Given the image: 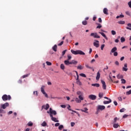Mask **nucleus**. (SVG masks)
Instances as JSON below:
<instances>
[{"instance_id":"f257e3e1","label":"nucleus","mask_w":131,"mask_h":131,"mask_svg":"<svg viewBox=\"0 0 131 131\" xmlns=\"http://www.w3.org/2000/svg\"><path fill=\"white\" fill-rule=\"evenodd\" d=\"M72 58V56L70 54L68 55V59L64 61V63L65 65H67V66L69 65H76L78 62L76 60H72L71 61L70 60H71V58Z\"/></svg>"},{"instance_id":"f03ea898","label":"nucleus","mask_w":131,"mask_h":131,"mask_svg":"<svg viewBox=\"0 0 131 131\" xmlns=\"http://www.w3.org/2000/svg\"><path fill=\"white\" fill-rule=\"evenodd\" d=\"M71 52L72 53H73L74 55H85V53L83 52L81 50H77V51H74L73 50H71Z\"/></svg>"},{"instance_id":"7ed1b4c3","label":"nucleus","mask_w":131,"mask_h":131,"mask_svg":"<svg viewBox=\"0 0 131 131\" xmlns=\"http://www.w3.org/2000/svg\"><path fill=\"white\" fill-rule=\"evenodd\" d=\"M11 99H12V98L11 97V96H10V95L8 96V95L5 94L2 96V99L3 101H8V100H11Z\"/></svg>"},{"instance_id":"20e7f679","label":"nucleus","mask_w":131,"mask_h":131,"mask_svg":"<svg viewBox=\"0 0 131 131\" xmlns=\"http://www.w3.org/2000/svg\"><path fill=\"white\" fill-rule=\"evenodd\" d=\"M105 107L104 105H98L97 106V114L99 113V112L100 111H103V110H104Z\"/></svg>"},{"instance_id":"39448f33","label":"nucleus","mask_w":131,"mask_h":131,"mask_svg":"<svg viewBox=\"0 0 131 131\" xmlns=\"http://www.w3.org/2000/svg\"><path fill=\"white\" fill-rule=\"evenodd\" d=\"M41 92L42 94H43V95H45V97H46V98H49V95H48L47 93H46V92L45 91V86L44 85H42L41 87Z\"/></svg>"},{"instance_id":"423d86ee","label":"nucleus","mask_w":131,"mask_h":131,"mask_svg":"<svg viewBox=\"0 0 131 131\" xmlns=\"http://www.w3.org/2000/svg\"><path fill=\"white\" fill-rule=\"evenodd\" d=\"M90 36H93L94 38H100V36H99L97 33H92L90 34Z\"/></svg>"},{"instance_id":"0eeeda50","label":"nucleus","mask_w":131,"mask_h":131,"mask_svg":"<svg viewBox=\"0 0 131 131\" xmlns=\"http://www.w3.org/2000/svg\"><path fill=\"white\" fill-rule=\"evenodd\" d=\"M7 107H9V103L8 102H6L1 106V108H2L3 109H6Z\"/></svg>"},{"instance_id":"6e6552de","label":"nucleus","mask_w":131,"mask_h":131,"mask_svg":"<svg viewBox=\"0 0 131 131\" xmlns=\"http://www.w3.org/2000/svg\"><path fill=\"white\" fill-rule=\"evenodd\" d=\"M99 40H95V42H94V43H93V45L96 48H99V47L100 46V45L99 44Z\"/></svg>"},{"instance_id":"1a4fd4ad","label":"nucleus","mask_w":131,"mask_h":131,"mask_svg":"<svg viewBox=\"0 0 131 131\" xmlns=\"http://www.w3.org/2000/svg\"><path fill=\"white\" fill-rule=\"evenodd\" d=\"M50 117L51 118V120L54 121V122H59V120H57V118L53 117V115L50 114Z\"/></svg>"},{"instance_id":"9d476101","label":"nucleus","mask_w":131,"mask_h":131,"mask_svg":"<svg viewBox=\"0 0 131 131\" xmlns=\"http://www.w3.org/2000/svg\"><path fill=\"white\" fill-rule=\"evenodd\" d=\"M49 112L50 114H51L52 115H53H53H57V112L55 111H53V109H52V108H50Z\"/></svg>"},{"instance_id":"9b49d317","label":"nucleus","mask_w":131,"mask_h":131,"mask_svg":"<svg viewBox=\"0 0 131 131\" xmlns=\"http://www.w3.org/2000/svg\"><path fill=\"white\" fill-rule=\"evenodd\" d=\"M89 98L91 100H96L97 99V96L94 95H89Z\"/></svg>"},{"instance_id":"f8f14e48","label":"nucleus","mask_w":131,"mask_h":131,"mask_svg":"<svg viewBox=\"0 0 131 131\" xmlns=\"http://www.w3.org/2000/svg\"><path fill=\"white\" fill-rule=\"evenodd\" d=\"M49 108H50V105H49V104H47L46 105H44L42 106L41 110H42L43 108L45 109V110H48Z\"/></svg>"},{"instance_id":"ddd939ff","label":"nucleus","mask_w":131,"mask_h":131,"mask_svg":"<svg viewBox=\"0 0 131 131\" xmlns=\"http://www.w3.org/2000/svg\"><path fill=\"white\" fill-rule=\"evenodd\" d=\"M101 83H102V88H103V89L104 90H106V83H105V82L104 81V80H101Z\"/></svg>"},{"instance_id":"4468645a","label":"nucleus","mask_w":131,"mask_h":131,"mask_svg":"<svg viewBox=\"0 0 131 131\" xmlns=\"http://www.w3.org/2000/svg\"><path fill=\"white\" fill-rule=\"evenodd\" d=\"M99 33H100V34H101L103 37H104V38L106 39V40H108V38L107 37V36H106L105 33L101 32H99Z\"/></svg>"},{"instance_id":"2eb2a0df","label":"nucleus","mask_w":131,"mask_h":131,"mask_svg":"<svg viewBox=\"0 0 131 131\" xmlns=\"http://www.w3.org/2000/svg\"><path fill=\"white\" fill-rule=\"evenodd\" d=\"M124 67H123V71H127V63H125L124 65Z\"/></svg>"},{"instance_id":"dca6fc26","label":"nucleus","mask_w":131,"mask_h":131,"mask_svg":"<svg viewBox=\"0 0 131 131\" xmlns=\"http://www.w3.org/2000/svg\"><path fill=\"white\" fill-rule=\"evenodd\" d=\"M111 102H112V100H111V99H109L108 101H103V104H110V103H111Z\"/></svg>"},{"instance_id":"f3484780","label":"nucleus","mask_w":131,"mask_h":131,"mask_svg":"<svg viewBox=\"0 0 131 131\" xmlns=\"http://www.w3.org/2000/svg\"><path fill=\"white\" fill-rule=\"evenodd\" d=\"M76 81L77 84H78V85H81V82H80V80H79V77L78 78V79L77 78Z\"/></svg>"},{"instance_id":"a211bd4d","label":"nucleus","mask_w":131,"mask_h":131,"mask_svg":"<svg viewBox=\"0 0 131 131\" xmlns=\"http://www.w3.org/2000/svg\"><path fill=\"white\" fill-rule=\"evenodd\" d=\"M88 110H89V109L86 107L84 108V110H80L82 112H84L85 113H89V112H87Z\"/></svg>"},{"instance_id":"6ab92c4d","label":"nucleus","mask_w":131,"mask_h":131,"mask_svg":"<svg viewBox=\"0 0 131 131\" xmlns=\"http://www.w3.org/2000/svg\"><path fill=\"white\" fill-rule=\"evenodd\" d=\"M100 72H98L96 76V80H99V79H100Z\"/></svg>"},{"instance_id":"aec40b11","label":"nucleus","mask_w":131,"mask_h":131,"mask_svg":"<svg viewBox=\"0 0 131 131\" xmlns=\"http://www.w3.org/2000/svg\"><path fill=\"white\" fill-rule=\"evenodd\" d=\"M57 45H55L54 46V47H52V50L54 51V52H57Z\"/></svg>"},{"instance_id":"412c9836","label":"nucleus","mask_w":131,"mask_h":131,"mask_svg":"<svg viewBox=\"0 0 131 131\" xmlns=\"http://www.w3.org/2000/svg\"><path fill=\"white\" fill-rule=\"evenodd\" d=\"M103 13L105 15H108V9H107V8H104Z\"/></svg>"},{"instance_id":"4be33fe9","label":"nucleus","mask_w":131,"mask_h":131,"mask_svg":"<svg viewBox=\"0 0 131 131\" xmlns=\"http://www.w3.org/2000/svg\"><path fill=\"white\" fill-rule=\"evenodd\" d=\"M116 51H117V48L114 47L111 50V53H115Z\"/></svg>"},{"instance_id":"5701e85b","label":"nucleus","mask_w":131,"mask_h":131,"mask_svg":"<svg viewBox=\"0 0 131 131\" xmlns=\"http://www.w3.org/2000/svg\"><path fill=\"white\" fill-rule=\"evenodd\" d=\"M92 86H96V88H99V87H100V84H99V83L92 84Z\"/></svg>"},{"instance_id":"b1692460","label":"nucleus","mask_w":131,"mask_h":131,"mask_svg":"<svg viewBox=\"0 0 131 131\" xmlns=\"http://www.w3.org/2000/svg\"><path fill=\"white\" fill-rule=\"evenodd\" d=\"M119 126V125L118 124H116V123H114L113 124V127H114V128H117V127H118Z\"/></svg>"},{"instance_id":"393cba45","label":"nucleus","mask_w":131,"mask_h":131,"mask_svg":"<svg viewBox=\"0 0 131 131\" xmlns=\"http://www.w3.org/2000/svg\"><path fill=\"white\" fill-rule=\"evenodd\" d=\"M77 69H79V70H82V69H83V67L79 65L77 67Z\"/></svg>"},{"instance_id":"a878e982","label":"nucleus","mask_w":131,"mask_h":131,"mask_svg":"<svg viewBox=\"0 0 131 131\" xmlns=\"http://www.w3.org/2000/svg\"><path fill=\"white\" fill-rule=\"evenodd\" d=\"M75 101L77 102V103H81V100H80L79 99L76 98L75 99Z\"/></svg>"},{"instance_id":"bb28decb","label":"nucleus","mask_w":131,"mask_h":131,"mask_svg":"<svg viewBox=\"0 0 131 131\" xmlns=\"http://www.w3.org/2000/svg\"><path fill=\"white\" fill-rule=\"evenodd\" d=\"M85 66L86 68H88V69H93V71H94V69H93V68L90 67V66H89V64H85Z\"/></svg>"},{"instance_id":"cd10ccee","label":"nucleus","mask_w":131,"mask_h":131,"mask_svg":"<svg viewBox=\"0 0 131 131\" xmlns=\"http://www.w3.org/2000/svg\"><path fill=\"white\" fill-rule=\"evenodd\" d=\"M60 69H62V70H64L65 69V66H64L63 64H61Z\"/></svg>"},{"instance_id":"c85d7f7f","label":"nucleus","mask_w":131,"mask_h":131,"mask_svg":"<svg viewBox=\"0 0 131 131\" xmlns=\"http://www.w3.org/2000/svg\"><path fill=\"white\" fill-rule=\"evenodd\" d=\"M77 95H78L79 96H82L83 95V93L80 91L77 92Z\"/></svg>"},{"instance_id":"c756f323","label":"nucleus","mask_w":131,"mask_h":131,"mask_svg":"<svg viewBox=\"0 0 131 131\" xmlns=\"http://www.w3.org/2000/svg\"><path fill=\"white\" fill-rule=\"evenodd\" d=\"M117 77L118 79H120V78H122L123 77V76L122 75L118 74L117 76Z\"/></svg>"},{"instance_id":"7c9ffc66","label":"nucleus","mask_w":131,"mask_h":131,"mask_svg":"<svg viewBox=\"0 0 131 131\" xmlns=\"http://www.w3.org/2000/svg\"><path fill=\"white\" fill-rule=\"evenodd\" d=\"M28 126H32L33 125V123H32L31 121H30L28 123Z\"/></svg>"},{"instance_id":"2f4dec72","label":"nucleus","mask_w":131,"mask_h":131,"mask_svg":"<svg viewBox=\"0 0 131 131\" xmlns=\"http://www.w3.org/2000/svg\"><path fill=\"white\" fill-rule=\"evenodd\" d=\"M117 120H119V118H117V117H115V118L114 119V123H116Z\"/></svg>"},{"instance_id":"473e14b6","label":"nucleus","mask_w":131,"mask_h":131,"mask_svg":"<svg viewBox=\"0 0 131 131\" xmlns=\"http://www.w3.org/2000/svg\"><path fill=\"white\" fill-rule=\"evenodd\" d=\"M82 24L83 25H87L88 24V21L86 20H83L82 22Z\"/></svg>"},{"instance_id":"72a5a7b5","label":"nucleus","mask_w":131,"mask_h":131,"mask_svg":"<svg viewBox=\"0 0 131 131\" xmlns=\"http://www.w3.org/2000/svg\"><path fill=\"white\" fill-rule=\"evenodd\" d=\"M41 125L42 126H47V122H46V121H43Z\"/></svg>"},{"instance_id":"f704fd0d","label":"nucleus","mask_w":131,"mask_h":131,"mask_svg":"<svg viewBox=\"0 0 131 131\" xmlns=\"http://www.w3.org/2000/svg\"><path fill=\"white\" fill-rule=\"evenodd\" d=\"M63 127L64 126H63V125H60L58 127V129H59L60 130H62V128H63Z\"/></svg>"},{"instance_id":"c9c22d12","label":"nucleus","mask_w":131,"mask_h":131,"mask_svg":"<svg viewBox=\"0 0 131 131\" xmlns=\"http://www.w3.org/2000/svg\"><path fill=\"white\" fill-rule=\"evenodd\" d=\"M0 113L5 114V113H6V111L5 110H3L2 108H0Z\"/></svg>"},{"instance_id":"e433bc0d","label":"nucleus","mask_w":131,"mask_h":131,"mask_svg":"<svg viewBox=\"0 0 131 131\" xmlns=\"http://www.w3.org/2000/svg\"><path fill=\"white\" fill-rule=\"evenodd\" d=\"M124 41H125V38H124L123 37H122L121 38V42H124Z\"/></svg>"},{"instance_id":"4c0bfd02","label":"nucleus","mask_w":131,"mask_h":131,"mask_svg":"<svg viewBox=\"0 0 131 131\" xmlns=\"http://www.w3.org/2000/svg\"><path fill=\"white\" fill-rule=\"evenodd\" d=\"M78 98L80 101H83V97H82V95H79Z\"/></svg>"},{"instance_id":"58836bf2","label":"nucleus","mask_w":131,"mask_h":131,"mask_svg":"<svg viewBox=\"0 0 131 131\" xmlns=\"http://www.w3.org/2000/svg\"><path fill=\"white\" fill-rule=\"evenodd\" d=\"M98 26H97L96 28H98V29H100V28H102V25H101V24H98Z\"/></svg>"},{"instance_id":"ea45409f","label":"nucleus","mask_w":131,"mask_h":131,"mask_svg":"<svg viewBox=\"0 0 131 131\" xmlns=\"http://www.w3.org/2000/svg\"><path fill=\"white\" fill-rule=\"evenodd\" d=\"M118 24H125V21H119L118 22Z\"/></svg>"},{"instance_id":"a19ab883","label":"nucleus","mask_w":131,"mask_h":131,"mask_svg":"<svg viewBox=\"0 0 131 131\" xmlns=\"http://www.w3.org/2000/svg\"><path fill=\"white\" fill-rule=\"evenodd\" d=\"M103 93H99V97L100 98V99L103 97Z\"/></svg>"},{"instance_id":"79ce46f5","label":"nucleus","mask_w":131,"mask_h":131,"mask_svg":"<svg viewBox=\"0 0 131 131\" xmlns=\"http://www.w3.org/2000/svg\"><path fill=\"white\" fill-rule=\"evenodd\" d=\"M80 76H81L82 77H86V75L83 73L80 74Z\"/></svg>"},{"instance_id":"37998d69","label":"nucleus","mask_w":131,"mask_h":131,"mask_svg":"<svg viewBox=\"0 0 131 131\" xmlns=\"http://www.w3.org/2000/svg\"><path fill=\"white\" fill-rule=\"evenodd\" d=\"M29 75H30V74L24 75V76H23V78H25L26 77H28Z\"/></svg>"},{"instance_id":"c03bdc74","label":"nucleus","mask_w":131,"mask_h":131,"mask_svg":"<svg viewBox=\"0 0 131 131\" xmlns=\"http://www.w3.org/2000/svg\"><path fill=\"white\" fill-rule=\"evenodd\" d=\"M121 83H123V84H124L126 82V81H125V80L124 79H121Z\"/></svg>"},{"instance_id":"a18cd8bd","label":"nucleus","mask_w":131,"mask_h":131,"mask_svg":"<svg viewBox=\"0 0 131 131\" xmlns=\"http://www.w3.org/2000/svg\"><path fill=\"white\" fill-rule=\"evenodd\" d=\"M111 33L113 35H115V34H116V32H115L114 30H112L111 31Z\"/></svg>"},{"instance_id":"49530a36","label":"nucleus","mask_w":131,"mask_h":131,"mask_svg":"<svg viewBox=\"0 0 131 131\" xmlns=\"http://www.w3.org/2000/svg\"><path fill=\"white\" fill-rule=\"evenodd\" d=\"M46 64L48 66H51V65H52V63L51 62H49V61H46Z\"/></svg>"},{"instance_id":"de8ad7c7","label":"nucleus","mask_w":131,"mask_h":131,"mask_svg":"<svg viewBox=\"0 0 131 131\" xmlns=\"http://www.w3.org/2000/svg\"><path fill=\"white\" fill-rule=\"evenodd\" d=\"M66 52H67V50H64V51L62 52V56H64V55H65V54L66 53Z\"/></svg>"},{"instance_id":"09e8293b","label":"nucleus","mask_w":131,"mask_h":131,"mask_svg":"<svg viewBox=\"0 0 131 131\" xmlns=\"http://www.w3.org/2000/svg\"><path fill=\"white\" fill-rule=\"evenodd\" d=\"M126 95H130L131 94V90H130L129 91H127L126 92Z\"/></svg>"},{"instance_id":"8fccbe9b","label":"nucleus","mask_w":131,"mask_h":131,"mask_svg":"<svg viewBox=\"0 0 131 131\" xmlns=\"http://www.w3.org/2000/svg\"><path fill=\"white\" fill-rule=\"evenodd\" d=\"M105 47V45L104 44L102 45L101 46V50L103 51L104 50V48Z\"/></svg>"},{"instance_id":"3c124183","label":"nucleus","mask_w":131,"mask_h":131,"mask_svg":"<svg viewBox=\"0 0 131 131\" xmlns=\"http://www.w3.org/2000/svg\"><path fill=\"white\" fill-rule=\"evenodd\" d=\"M118 55V53H117V52H114V56H115V57H117Z\"/></svg>"},{"instance_id":"603ef678","label":"nucleus","mask_w":131,"mask_h":131,"mask_svg":"<svg viewBox=\"0 0 131 131\" xmlns=\"http://www.w3.org/2000/svg\"><path fill=\"white\" fill-rule=\"evenodd\" d=\"M33 95H36V96H38V93H37V91H34L33 92Z\"/></svg>"},{"instance_id":"864d4df0","label":"nucleus","mask_w":131,"mask_h":131,"mask_svg":"<svg viewBox=\"0 0 131 131\" xmlns=\"http://www.w3.org/2000/svg\"><path fill=\"white\" fill-rule=\"evenodd\" d=\"M63 43H64V41H62L61 42H60L58 44V46H62V45H63Z\"/></svg>"},{"instance_id":"5fc2aeb1","label":"nucleus","mask_w":131,"mask_h":131,"mask_svg":"<svg viewBox=\"0 0 131 131\" xmlns=\"http://www.w3.org/2000/svg\"><path fill=\"white\" fill-rule=\"evenodd\" d=\"M125 110V109H124V108H121L120 110V112H121V113L124 112Z\"/></svg>"},{"instance_id":"6e6d98bb","label":"nucleus","mask_w":131,"mask_h":131,"mask_svg":"<svg viewBox=\"0 0 131 131\" xmlns=\"http://www.w3.org/2000/svg\"><path fill=\"white\" fill-rule=\"evenodd\" d=\"M75 72L76 73V74L77 75V79H78V77H79V75H78V73L76 71H75Z\"/></svg>"},{"instance_id":"4d7b16f0","label":"nucleus","mask_w":131,"mask_h":131,"mask_svg":"<svg viewBox=\"0 0 131 131\" xmlns=\"http://www.w3.org/2000/svg\"><path fill=\"white\" fill-rule=\"evenodd\" d=\"M74 125H75V122H71V126L72 127H73Z\"/></svg>"},{"instance_id":"13d9d810","label":"nucleus","mask_w":131,"mask_h":131,"mask_svg":"<svg viewBox=\"0 0 131 131\" xmlns=\"http://www.w3.org/2000/svg\"><path fill=\"white\" fill-rule=\"evenodd\" d=\"M70 111H72V112H74V113H76V114H77V112L75 111H73L72 109H69Z\"/></svg>"},{"instance_id":"bf43d9fd","label":"nucleus","mask_w":131,"mask_h":131,"mask_svg":"<svg viewBox=\"0 0 131 131\" xmlns=\"http://www.w3.org/2000/svg\"><path fill=\"white\" fill-rule=\"evenodd\" d=\"M98 22H99V23H102V18H101V17L98 18Z\"/></svg>"},{"instance_id":"052dcab7","label":"nucleus","mask_w":131,"mask_h":131,"mask_svg":"<svg viewBox=\"0 0 131 131\" xmlns=\"http://www.w3.org/2000/svg\"><path fill=\"white\" fill-rule=\"evenodd\" d=\"M125 14L126 15H128V16H130V13H129V12H128V11H126Z\"/></svg>"},{"instance_id":"680f3d73","label":"nucleus","mask_w":131,"mask_h":131,"mask_svg":"<svg viewBox=\"0 0 131 131\" xmlns=\"http://www.w3.org/2000/svg\"><path fill=\"white\" fill-rule=\"evenodd\" d=\"M60 107H61V108H66V105L62 104L60 105Z\"/></svg>"},{"instance_id":"e2e57ef3","label":"nucleus","mask_w":131,"mask_h":131,"mask_svg":"<svg viewBox=\"0 0 131 131\" xmlns=\"http://www.w3.org/2000/svg\"><path fill=\"white\" fill-rule=\"evenodd\" d=\"M128 5L129 8H131V0H130V2H129L128 3Z\"/></svg>"},{"instance_id":"0e129e2a","label":"nucleus","mask_w":131,"mask_h":131,"mask_svg":"<svg viewBox=\"0 0 131 131\" xmlns=\"http://www.w3.org/2000/svg\"><path fill=\"white\" fill-rule=\"evenodd\" d=\"M127 116H128V115L125 114L123 116V118H126Z\"/></svg>"},{"instance_id":"69168bd1","label":"nucleus","mask_w":131,"mask_h":131,"mask_svg":"<svg viewBox=\"0 0 131 131\" xmlns=\"http://www.w3.org/2000/svg\"><path fill=\"white\" fill-rule=\"evenodd\" d=\"M60 125V123H56L55 124V126H59Z\"/></svg>"},{"instance_id":"338daca9","label":"nucleus","mask_w":131,"mask_h":131,"mask_svg":"<svg viewBox=\"0 0 131 131\" xmlns=\"http://www.w3.org/2000/svg\"><path fill=\"white\" fill-rule=\"evenodd\" d=\"M115 64L116 65H117V66H118V65H119V62L117 61H115Z\"/></svg>"},{"instance_id":"774afa93","label":"nucleus","mask_w":131,"mask_h":131,"mask_svg":"<svg viewBox=\"0 0 131 131\" xmlns=\"http://www.w3.org/2000/svg\"><path fill=\"white\" fill-rule=\"evenodd\" d=\"M126 28L128 30H130L131 31V28H129L128 27H126Z\"/></svg>"}]
</instances>
